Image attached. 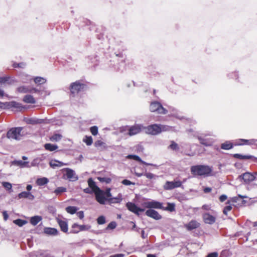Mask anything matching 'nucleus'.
<instances>
[{"label": "nucleus", "instance_id": "1", "mask_svg": "<svg viewBox=\"0 0 257 257\" xmlns=\"http://www.w3.org/2000/svg\"><path fill=\"white\" fill-rule=\"evenodd\" d=\"M212 171V168L206 165H196L194 166V176L195 175L201 176L203 177L209 176Z\"/></svg>", "mask_w": 257, "mask_h": 257}, {"label": "nucleus", "instance_id": "2", "mask_svg": "<svg viewBox=\"0 0 257 257\" xmlns=\"http://www.w3.org/2000/svg\"><path fill=\"white\" fill-rule=\"evenodd\" d=\"M150 109L152 112H156L161 114H166L168 112V110L158 101L152 102L150 104Z\"/></svg>", "mask_w": 257, "mask_h": 257}, {"label": "nucleus", "instance_id": "3", "mask_svg": "<svg viewBox=\"0 0 257 257\" xmlns=\"http://www.w3.org/2000/svg\"><path fill=\"white\" fill-rule=\"evenodd\" d=\"M22 130V127L12 128L8 132L7 136L9 139L20 140L21 139V132Z\"/></svg>", "mask_w": 257, "mask_h": 257}, {"label": "nucleus", "instance_id": "4", "mask_svg": "<svg viewBox=\"0 0 257 257\" xmlns=\"http://www.w3.org/2000/svg\"><path fill=\"white\" fill-rule=\"evenodd\" d=\"M62 170L63 172H65L63 174L65 179L72 182L76 181L78 179V176L73 170L66 168L63 169Z\"/></svg>", "mask_w": 257, "mask_h": 257}, {"label": "nucleus", "instance_id": "5", "mask_svg": "<svg viewBox=\"0 0 257 257\" xmlns=\"http://www.w3.org/2000/svg\"><path fill=\"white\" fill-rule=\"evenodd\" d=\"M159 130V125L158 124H153L147 126H144V131L147 134L157 135L160 134Z\"/></svg>", "mask_w": 257, "mask_h": 257}, {"label": "nucleus", "instance_id": "6", "mask_svg": "<svg viewBox=\"0 0 257 257\" xmlns=\"http://www.w3.org/2000/svg\"><path fill=\"white\" fill-rule=\"evenodd\" d=\"M71 233H77L81 231L88 230L91 228L90 225H79L77 223H74L72 225Z\"/></svg>", "mask_w": 257, "mask_h": 257}, {"label": "nucleus", "instance_id": "7", "mask_svg": "<svg viewBox=\"0 0 257 257\" xmlns=\"http://www.w3.org/2000/svg\"><path fill=\"white\" fill-rule=\"evenodd\" d=\"M144 130V126L142 124H136L130 127L128 135L133 136L140 133Z\"/></svg>", "mask_w": 257, "mask_h": 257}, {"label": "nucleus", "instance_id": "8", "mask_svg": "<svg viewBox=\"0 0 257 257\" xmlns=\"http://www.w3.org/2000/svg\"><path fill=\"white\" fill-rule=\"evenodd\" d=\"M84 85L78 81L72 83L70 85V91L71 93L75 94L78 93L81 90L83 89Z\"/></svg>", "mask_w": 257, "mask_h": 257}, {"label": "nucleus", "instance_id": "9", "mask_svg": "<svg viewBox=\"0 0 257 257\" xmlns=\"http://www.w3.org/2000/svg\"><path fill=\"white\" fill-rule=\"evenodd\" d=\"M182 183L180 181H167L164 185L165 190H171L181 186Z\"/></svg>", "mask_w": 257, "mask_h": 257}, {"label": "nucleus", "instance_id": "10", "mask_svg": "<svg viewBox=\"0 0 257 257\" xmlns=\"http://www.w3.org/2000/svg\"><path fill=\"white\" fill-rule=\"evenodd\" d=\"M127 209L131 212L139 215V212H144L145 209L138 207L135 203L132 202H127L126 204Z\"/></svg>", "mask_w": 257, "mask_h": 257}, {"label": "nucleus", "instance_id": "11", "mask_svg": "<svg viewBox=\"0 0 257 257\" xmlns=\"http://www.w3.org/2000/svg\"><path fill=\"white\" fill-rule=\"evenodd\" d=\"M96 201L100 204H104L107 199L105 197L104 192L101 189L95 193Z\"/></svg>", "mask_w": 257, "mask_h": 257}, {"label": "nucleus", "instance_id": "12", "mask_svg": "<svg viewBox=\"0 0 257 257\" xmlns=\"http://www.w3.org/2000/svg\"><path fill=\"white\" fill-rule=\"evenodd\" d=\"M239 178H242L244 182L249 183L255 180L256 177L254 174H251L249 172H246L239 176Z\"/></svg>", "mask_w": 257, "mask_h": 257}, {"label": "nucleus", "instance_id": "13", "mask_svg": "<svg viewBox=\"0 0 257 257\" xmlns=\"http://www.w3.org/2000/svg\"><path fill=\"white\" fill-rule=\"evenodd\" d=\"M144 205L148 208H162V204L158 201L153 200L152 201L145 202Z\"/></svg>", "mask_w": 257, "mask_h": 257}, {"label": "nucleus", "instance_id": "14", "mask_svg": "<svg viewBox=\"0 0 257 257\" xmlns=\"http://www.w3.org/2000/svg\"><path fill=\"white\" fill-rule=\"evenodd\" d=\"M203 218L204 222L209 224H212L216 221L215 217L208 213H204L203 215Z\"/></svg>", "mask_w": 257, "mask_h": 257}, {"label": "nucleus", "instance_id": "15", "mask_svg": "<svg viewBox=\"0 0 257 257\" xmlns=\"http://www.w3.org/2000/svg\"><path fill=\"white\" fill-rule=\"evenodd\" d=\"M146 214L148 216L156 220H159L162 218L161 215L157 211L153 209L147 210L146 212Z\"/></svg>", "mask_w": 257, "mask_h": 257}, {"label": "nucleus", "instance_id": "16", "mask_svg": "<svg viewBox=\"0 0 257 257\" xmlns=\"http://www.w3.org/2000/svg\"><path fill=\"white\" fill-rule=\"evenodd\" d=\"M206 135L204 136H196V135L194 134V138H196L199 141L200 143L205 146H209L211 145V142L208 140V139L205 138Z\"/></svg>", "mask_w": 257, "mask_h": 257}, {"label": "nucleus", "instance_id": "17", "mask_svg": "<svg viewBox=\"0 0 257 257\" xmlns=\"http://www.w3.org/2000/svg\"><path fill=\"white\" fill-rule=\"evenodd\" d=\"M234 158L239 160H247L252 159L255 162H257V158L252 155H242L239 154H234L233 155Z\"/></svg>", "mask_w": 257, "mask_h": 257}, {"label": "nucleus", "instance_id": "18", "mask_svg": "<svg viewBox=\"0 0 257 257\" xmlns=\"http://www.w3.org/2000/svg\"><path fill=\"white\" fill-rule=\"evenodd\" d=\"M126 158L135 160L146 165L156 166V165L153 164L148 163L146 162H144L141 159L139 156L136 155H128L127 156Z\"/></svg>", "mask_w": 257, "mask_h": 257}, {"label": "nucleus", "instance_id": "19", "mask_svg": "<svg viewBox=\"0 0 257 257\" xmlns=\"http://www.w3.org/2000/svg\"><path fill=\"white\" fill-rule=\"evenodd\" d=\"M5 106L7 108L14 107L22 109L23 107L21 106V104L16 101L7 102L5 103Z\"/></svg>", "mask_w": 257, "mask_h": 257}, {"label": "nucleus", "instance_id": "20", "mask_svg": "<svg viewBox=\"0 0 257 257\" xmlns=\"http://www.w3.org/2000/svg\"><path fill=\"white\" fill-rule=\"evenodd\" d=\"M159 132L161 133L162 132H170L173 131L175 132V127L174 126H172L164 124H159Z\"/></svg>", "mask_w": 257, "mask_h": 257}, {"label": "nucleus", "instance_id": "21", "mask_svg": "<svg viewBox=\"0 0 257 257\" xmlns=\"http://www.w3.org/2000/svg\"><path fill=\"white\" fill-rule=\"evenodd\" d=\"M50 166L53 169H55L57 167H60L63 166L67 165V164L64 163L61 161L56 160H52L49 162Z\"/></svg>", "mask_w": 257, "mask_h": 257}, {"label": "nucleus", "instance_id": "22", "mask_svg": "<svg viewBox=\"0 0 257 257\" xmlns=\"http://www.w3.org/2000/svg\"><path fill=\"white\" fill-rule=\"evenodd\" d=\"M239 141L241 142L242 143H239L237 144V145H255L257 146V142L256 139H250V140H246V139H240Z\"/></svg>", "mask_w": 257, "mask_h": 257}, {"label": "nucleus", "instance_id": "23", "mask_svg": "<svg viewBox=\"0 0 257 257\" xmlns=\"http://www.w3.org/2000/svg\"><path fill=\"white\" fill-rule=\"evenodd\" d=\"M12 165L19 166L21 168L29 167V162H24L22 160H14L11 162Z\"/></svg>", "mask_w": 257, "mask_h": 257}, {"label": "nucleus", "instance_id": "24", "mask_svg": "<svg viewBox=\"0 0 257 257\" xmlns=\"http://www.w3.org/2000/svg\"><path fill=\"white\" fill-rule=\"evenodd\" d=\"M88 184L89 185V187L93 190L94 193L100 189L96 185V183L93 180L92 178H89L88 180Z\"/></svg>", "mask_w": 257, "mask_h": 257}, {"label": "nucleus", "instance_id": "25", "mask_svg": "<svg viewBox=\"0 0 257 257\" xmlns=\"http://www.w3.org/2000/svg\"><path fill=\"white\" fill-rule=\"evenodd\" d=\"M44 232L48 235H57L58 231L57 229L51 227H45L44 229Z\"/></svg>", "mask_w": 257, "mask_h": 257}, {"label": "nucleus", "instance_id": "26", "mask_svg": "<svg viewBox=\"0 0 257 257\" xmlns=\"http://www.w3.org/2000/svg\"><path fill=\"white\" fill-rule=\"evenodd\" d=\"M42 216H39V215H36V216H32L30 218V222L32 225L35 226L37 224H38V223L39 222L42 221Z\"/></svg>", "mask_w": 257, "mask_h": 257}, {"label": "nucleus", "instance_id": "27", "mask_svg": "<svg viewBox=\"0 0 257 257\" xmlns=\"http://www.w3.org/2000/svg\"><path fill=\"white\" fill-rule=\"evenodd\" d=\"M122 200V196L121 194H119L116 197H110L107 199V201L110 203H118Z\"/></svg>", "mask_w": 257, "mask_h": 257}, {"label": "nucleus", "instance_id": "28", "mask_svg": "<svg viewBox=\"0 0 257 257\" xmlns=\"http://www.w3.org/2000/svg\"><path fill=\"white\" fill-rule=\"evenodd\" d=\"M58 222L61 230L64 232H67L68 231L67 223L65 221L62 220H59Z\"/></svg>", "mask_w": 257, "mask_h": 257}, {"label": "nucleus", "instance_id": "29", "mask_svg": "<svg viewBox=\"0 0 257 257\" xmlns=\"http://www.w3.org/2000/svg\"><path fill=\"white\" fill-rule=\"evenodd\" d=\"M23 101L28 103L34 104L36 103V100L34 97L31 95H26L23 98Z\"/></svg>", "mask_w": 257, "mask_h": 257}, {"label": "nucleus", "instance_id": "30", "mask_svg": "<svg viewBox=\"0 0 257 257\" xmlns=\"http://www.w3.org/2000/svg\"><path fill=\"white\" fill-rule=\"evenodd\" d=\"M38 257H52L50 252L48 250H41L37 253Z\"/></svg>", "mask_w": 257, "mask_h": 257}, {"label": "nucleus", "instance_id": "31", "mask_svg": "<svg viewBox=\"0 0 257 257\" xmlns=\"http://www.w3.org/2000/svg\"><path fill=\"white\" fill-rule=\"evenodd\" d=\"M14 82V80L11 79L10 76H5L0 77V84L8 83L9 84H12Z\"/></svg>", "mask_w": 257, "mask_h": 257}, {"label": "nucleus", "instance_id": "32", "mask_svg": "<svg viewBox=\"0 0 257 257\" xmlns=\"http://www.w3.org/2000/svg\"><path fill=\"white\" fill-rule=\"evenodd\" d=\"M221 149L228 150L233 148V144L229 141H226L221 145Z\"/></svg>", "mask_w": 257, "mask_h": 257}, {"label": "nucleus", "instance_id": "33", "mask_svg": "<svg viewBox=\"0 0 257 257\" xmlns=\"http://www.w3.org/2000/svg\"><path fill=\"white\" fill-rule=\"evenodd\" d=\"M49 182V180L46 177L38 178L36 180V183L39 186H43L47 184Z\"/></svg>", "mask_w": 257, "mask_h": 257}, {"label": "nucleus", "instance_id": "34", "mask_svg": "<svg viewBox=\"0 0 257 257\" xmlns=\"http://www.w3.org/2000/svg\"><path fill=\"white\" fill-rule=\"evenodd\" d=\"M17 90L18 92L20 93H31L32 90H30V88L25 86H22L19 87L17 88Z\"/></svg>", "mask_w": 257, "mask_h": 257}, {"label": "nucleus", "instance_id": "35", "mask_svg": "<svg viewBox=\"0 0 257 257\" xmlns=\"http://www.w3.org/2000/svg\"><path fill=\"white\" fill-rule=\"evenodd\" d=\"M45 159V157L43 156H41L40 157H38L34 159L31 162L32 166H37L40 164L41 162L43 161Z\"/></svg>", "mask_w": 257, "mask_h": 257}, {"label": "nucleus", "instance_id": "36", "mask_svg": "<svg viewBox=\"0 0 257 257\" xmlns=\"http://www.w3.org/2000/svg\"><path fill=\"white\" fill-rule=\"evenodd\" d=\"M34 81L36 84L40 85L45 83L47 80L45 78L37 76L34 78Z\"/></svg>", "mask_w": 257, "mask_h": 257}, {"label": "nucleus", "instance_id": "37", "mask_svg": "<svg viewBox=\"0 0 257 257\" xmlns=\"http://www.w3.org/2000/svg\"><path fill=\"white\" fill-rule=\"evenodd\" d=\"M44 147L46 150L50 151H53L58 148L57 145L51 144H46Z\"/></svg>", "mask_w": 257, "mask_h": 257}, {"label": "nucleus", "instance_id": "38", "mask_svg": "<svg viewBox=\"0 0 257 257\" xmlns=\"http://www.w3.org/2000/svg\"><path fill=\"white\" fill-rule=\"evenodd\" d=\"M43 120L42 119H35V118H29L26 122L28 124H35L37 123H41Z\"/></svg>", "mask_w": 257, "mask_h": 257}, {"label": "nucleus", "instance_id": "39", "mask_svg": "<svg viewBox=\"0 0 257 257\" xmlns=\"http://www.w3.org/2000/svg\"><path fill=\"white\" fill-rule=\"evenodd\" d=\"M168 149L173 151H178L179 150V147L174 141H171V144L169 146Z\"/></svg>", "mask_w": 257, "mask_h": 257}, {"label": "nucleus", "instance_id": "40", "mask_svg": "<svg viewBox=\"0 0 257 257\" xmlns=\"http://www.w3.org/2000/svg\"><path fill=\"white\" fill-rule=\"evenodd\" d=\"M77 210L78 208L75 206H68L66 208V211L71 214L75 213Z\"/></svg>", "mask_w": 257, "mask_h": 257}, {"label": "nucleus", "instance_id": "41", "mask_svg": "<svg viewBox=\"0 0 257 257\" xmlns=\"http://www.w3.org/2000/svg\"><path fill=\"white\" fill-rule=\"evenodd\" d=\"M13 222L20 227L23 226L27 223V221L21 219H17L13 221Z\"/></svg>", "mask_w": 257, "mask_h": 257}, {"label": "nucleus", "instance_id": "42", "mask_svg": "<svg viewBox=\"0 0 257 257\" xmlns=\"http://www.w3.org/2000/svg\"><path fill=\"white\" fill-rule=\"evenodd\" d=\"M144 175L150 180H155L158 177L157 175L150 172H145Z\"/></svg>", "mask_w": 257, "mask_h": 257}, {"label": "nucleus", "instance_id": "43", "mask_svg": "<svg viewBox=\"0 0 257 257\" xmlns=\"http://www.w3.org/2000/svg\"><path fill=\"white\" fill-rule=\"evenodd\" d=\"M62 138V135L58 134H56L53 135L51 138L50 140L52 141L58 142L60 141Z\"/></svg>", "mask_w": 257, "mask_h": 257}, {"label": "nucleus", "instance_id": "44", "mask_svg": "<svg viewBox=\"0 0 257 257\" xmlns=\"http://www.w3.org/2000/svg\"><path fill=\"white\" fill-rule=\"evenodd\" d=\"M83 141L85 142L87 146H90L92 144L93 140L91 136H85L83 139Z\"/></svg>", "mask_w": 257, "mask_h": 257}, {"label": "nucleus", "instance_id": "45", "mask_svg": "<svg viewBox=\"0 0 257 257\" xmlns=\"http://www.w3.org/2000/svg\"><path fill=\"white\" fill-rule=\"evenodd\" d=\"M2 185L6 190L10 191V192L12 191V185L10 183L7 182H2Z\"/></svg>", "mask_w": 257, "mask_h": 257}, {"label": "nucleus", "instance_id": "46", "mask_svg": "<svg viewBox=\"0 0 257 257\" xmlns=\"http://www.w3.org/2000/svg\"><path fill=\"white\" fill-rule=\"evenodd\" d=\"M66 188L63 187H59L57 188L55 191L54 193L57 195L60 194L62 193L65 192L66 191Z\"/></svg>", "mask_w": 257, "mask_h": 257}, {"label": "nucleus", "instance_id": "47", "mask_svg": "<svg viewBox=\"0 0 257 257\" xmlns=\"http://www.w3.org/2000/svg\"><path fill=\"white\" fill-rule=\"evenodd\" d=\"M172 116L184 121H191L190 119H188L186 118L184 116H180V115H178L177 114L174 113L172 114Z\"/></svg>", "mask_w": 257, "mask_h": 257}, {"label": "nucleus", "instance_id": "48", "mask_svg": "<svg viewBox=\"0 0 257 257\" xmlns=\"http://www.w3.org/2000/svg\"><path fill=\"white\" fill-rule=\"evenodd\" d=\"M98 180L101 182H105L107 184L110 183L111 181L110 178L106 177H98Z\"/></svg>", "mask_w": 257, "mask_h": 257}, {"label": "nucleus", "instance_id": "49", "mask_svg": "<svg viewBox=\"0 0 257 257\" xmlns=\"http://www.w3.org/2000/svg\"><path fill=\"white\" fill-rule=\"evenodd\" d=\"M97 221L99 224H103L105 223V218L104 216H100L97 219Z\"/></svg>", "mask_w": 257, "mask_h": 257}, {"label": "nucleus", "instance_id": "50", "mask_svg": "<svg viewBox=\"0 0 257 257\" xmlns=\"http://www.w3.org/2000/svg\"><path fill=\"white\" fill-rule=\"evenodd\" d=\"M116 226V223L115 221H112L108 224L106 229H113Z\"/></svg>", "mask_w": 257, "mask_h": 257}, {"label": "nucleus", "instance_id": "51", "mask_svg": "<svg viewBox=\"0 0 257 257\" xmlns=\"http://www.w3.org/2000/svg\"><path fill=\"white\" fill-rule=\"evenodd\" d=\"M90 132L93 136L98 134V127L96 126H93L90 127Z\"/></svg>", "mask_w": 257, "mask_h": 257}, {"label": "nucleus", "instance_id": "52", "mask_svg": "<svg viewBox=\"0 0 257 257\" xmlns=\"http://www.w3.org/2000/svg\"><path fill=\"white\" fill-rule=\"evenodd\" d=\"M29 192L23 191L19 194L18 197L19 198H27Z\"/></svg>", "mask_w": 257, "mask_h": 257}, {"label": "nucleus", "instance_id": "53", "mask_svg": "<svg viewBox=\"0 0 257 257\" xmlns=\"http://www.w3.org/2000/svg\"><path fill=\"white\" fill-rule=\"evenodd\" d=\"M13 66L15 68H24L26 66V64L24 62H21L19 63H14Z\"/></svg>", "mask_w": 257, "mask_h": 257}, {"label": "nucleus", "instance_id": "54", "mask_svg": "<svg viewBox=\"0 0 257 257\" xmlns=\"http://www.w3.org/2000/svg\"><path fill=\"white\" fill-rule=\"evenodd\" d=\"M167 210H169L171 212L175 210V205L173 203H168V206L166 208Z\"/></svg>", "mask_w": 257, "mask_h": 257}, {"label": "nucleus", "instance_id": "55", "mask_svg": "<svg viewBox=\"0 0 257 257\" xmlns=\"http://www.w3.org/2000/svg\"><path fill=\"white\" fill-rule=\"evenodd\" d=\"M232 209V206L231 205H227L226 206L224 209H223V213L225 214V215H227V212L228 211H230Z\"/></svg>", "mask_w": 257, "mask_h": 257}, {"label": "nucleus", "instance_id": "56", "mask_svg": "<svg viewBox=\"0 0 257 257\" xmlns=\"http://www.w3.org/2000/svg\"><path fill=\"white\" fill-rule=\"evenodd\" d=\"M121 183L125 186H128L131 185H135V183L131 182V181L126 179H124L122 181Z\"/></svg>", "mask_w": 257, "mask_h": 257}, {"label": "nucleus", "instance_id": "57", "mask_svg": "<svg viewBox=\"0 0 257 257\" xmlns=\"http://www.w3.org/2000/svg\"><path fill=\"white\" fill-rule=\"evenodd\" d=\"M104 195L106 196V198H109L111 197V193L110 192V189L107 188L104 192Z\"/></svg>", "mask_w": 257, "mask_h": 257}, {"label": "nucleus", "instance_id": "58", "mask_svg": "<svg viewBox=\"0 0 257 257\" xmlns=\"http://www.w3.org/2000/svg\"><path fill=\"white\" fill-rule=\"evenodd\" d=\"M185 226L188 230H191L193 229L192 221H191L188 224H186Z\"/></svg>", "mask_w": 257, "mask_h": 257}, {"label": "nucleus", "instance_id": "59", "mask_svg": "<svg viewBox=\"0 0 257 257\" xmlns=\"http://www.w3.org/2000/svg\"><path fill=\"white\" fill-rule=\"evenodd\" d=\"M218 254L217 252H213L208 254L206 257H218Z\"/></svg>", "mask_w": 257, "mask_h": 257}, {"label": "nucleus", "instance_id": "60", "mask_svg": "<svg viewBox=\"0 0 257 257\" xmlns=\"http://www.w3.org/2000/svg\"><path fill=\"white\" fill-rule=\"evenodd\" d=\"M229 77L237 79L238 78V72H234L230 74V76H229Z\"/></svg>", "mask_w": 257, "mask_h": 257}, {"label": "nucleus", "instance_id": "61", "mask_svg": "<svg viewBox=\"0 0 257 257\" xmlns=\"http://www.w3.org/2000/svg\"><path fill=\"white\" fill-rule=\"evenodd\" d=\"M227 198V196L226 195L223 194L219 197V200L220 202H223Z\"/></svg>", "mask_w": 257, "mask_h": 257}, {"label": "nucleus", "instance_id": "62", "mask_svg": "<svg viewBox=\"0 0 257 257\" xmlns=\"http://www.w3.org/2000/svg\"><path fill=\"white\" fill-rule=\"evenodd\" d=\"M77 215L78 217L80 219H82V218H83V217H84V212H83V211H80L78 212L77 213Z\"/></svg>", "mask_w": 257, "mask_h": 257}, {"label": "nucleus", "instance_id": "63", "mask_svg": "<svg viewBox=\"0 0 257 257\" xmlns=\"http://www.w3.org/2000/svg\"><path fill=\"white\" fill-rule=\"evenodd\" d=\"M84 192L88 194H91L93 192V190L89 187L86 188L83 190Z\"/></svg>", "mask_w": 257, "mask_h": 257}, {"label": "nucleus", "instance_id": "64", "mask_svg": "<svg viewBox=\"0 0 257 257\" xmlns=\"http://www.w3.org/2000/svg\"><path fill=\"white\" fill-rule=\"evenodd\" d=\"M124 254L122 253L116 254L114 255H110L109 257H123Z\"/></svg>", "mask_w": 257, "mask_h": 257}]
</instances>
